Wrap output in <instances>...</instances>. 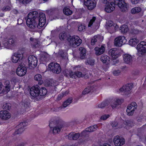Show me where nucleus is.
I'll return each instance as SVG.
<instances>
[{
  "instance_id": "38",
  "label": "nucleus",
  "mask_w": 146,
  "mask_h": 146,
  "mask_svg": "<svg viewBox=\"0 0 146 146\" xmlns=\"http://www.w3.org/2000/svg\"><path fill=\"white\" fill-rule=\"evenodd\" d=\"M59 38L61 40H64L67 38V35L66 33L62 32L59 35Z\"/></svg>"
},
{
  "instance_id": "57",
  "label": "nucleus",
  "mask_w": 146,
  "mask_h": 146,
  "mask_svg": "<svg viewBox=\"0 0 146 146\" xmlns=\"http://www.w3.org/2000/svg\"><path fill=\"white\" fill-rule=\"evenodd\" d=\"M126 122L127 125H131L133 123V121L132 119L127 120Z\"/></svg>"
},
{
  "instance_id": "11",
  "label": "nucleus",
  "mask_w": 146,
  "mask_h": 146,
  "mask_svg": "<svg viewBox=\"0 0 146 146\" xmlns=\"http://www.w3.org/2000/svg\"><path fill=\"white\" fill-rule=\"evenodd\" d=\"M40 87L38 85L32 87L30 90V94L32 96L34 97L38 96L40 94Z\"/></svg>"
},
{
  "instance_id": "33",
  "label": "nucleus",
  "mask_w": 146,
  "mask_h": 146,
  "mask_svg": "<svg viewBox=\"0 0 146 146\" xmlns=\"http://www.w3.org/2000/svg\"><path fill=\"white\" fill-rule=\"evenodd\" d=\"M97 127H98L97 125H94L86 128V131H88L89 132H92L97 130Z\"/></svg>"
},
{
  "instance_id": "36",
  "label": "nucleus",
  "mask_w": 146,
  "mask_h": 146,
  "mask_svg": "<svg viewBox=\"0 0 146 146\" xmlns=\"http://www.w3.org/2000/svg\"><path fill=\"white\" fill-rule=\"evenodd\" d=\"M47 93V90L44 87L40 88L39 92V95L41 96H43L45 95Z\"/></svg>"
},
{
  "instance_id": "62",
  "label": "nucleus",
  "mask_w": 146,
  "mask_h": 146,
  "mask_svg": "<svg viewBox=\"0 0 146 146\" xmlns=\"http://www.w3.org/2000/svg\"><path fill=\"white\" fill-rule=\"evenodd\" d=\"M88 132H88V131H86V129L85 130V131H83L82 133L81 134L83 136H86V135L87 134V133Z\"/></svg>"
},
{
  "instance_id": "30",
  "label": "nucleus",
  "mask_w": 146,
  "mask_h": 146,
  "mask_svg": "<svg viewBox=\"0 0 146 146\" xmlns=\"http://www.w3.org/2000/svg\"><path fill=\"white\" fill-rule=\"evenodd\" d=\"M59 55L62 58L65 59L67 57V53L64 50H60L58 52Z\"/></svg>"
},
{
  "instance_id": "23",
  "label": "nucleus",
  "mask_w": 146,
  "mask_h": 146,
  "mask_svg": "<svg viewBox=\"0 0 146 146\" xmlns=\"http://www.w3.org/2000/svg\"><path fill=\"white\" fill-rule=\"evenodd\" d=\"M30 40L31 41V43L32 46L34 48L38 47L40 45V42L37 39H34L31 37Z\"/></svg>"
},
{
  "instance_id": "34",
  "label": "nucleus",
  "mask_w": 146,
  "mask_h": 146,
  "mask_svg": "<svg viewBox=\"0 0 146 146\" xmlns=\"http://www.w3.org/2000/svg\"><path fill=\"white\" fill-rule=\"evenodd\" d=\"M61 122L60 120H58L57 121H51L49 124V127H53L55 125H59Z\"/></svg>"
},
{
  "instance_id": "51",
  "label": "nucleus",
  "mask_w": 146,
  "mask_h": 146,
  "mask_svg": "<svg viewBox=\"0 0 146 146\" xmlns=\"http://www.w3.org/2000/svg\"><path fill=\"white\" fill-rule=\"evenodd\" d=\"M140 32L139 30L136 29H132L131 31V33L133 34H137L139 33Z\"/></svg>"
},
{
  "instance_id": "13",
  "label": "nucleus",
  "mask_w": 146,
  "mask_h": 146,
  "mask_svg": "<svg viewBox=\"0 0 146 146\" xmlns=\"http://www.w3.org/2000/svg\"><path fill=\"white\" fill-rule=\"evenodd\" d=\"M29 65V67L34 68L37 65V60L36 57L33 55L30 56L28 57Z\"/></svg>"
},
{
  "instance_id": "5",
  "label": "nucleus",
  "mask_w": 146,
  "mask_h": 146,
  "mask_svg": "<svg viewBox=\"0 0 146 146\" xmlns=\"http://www.w3.org/2000/svg\"><path fill=\"white\" fill-rule=\"evenodd\" d=\"M114 4L118 5L123 12H126L127 10V5L123 0H114Z\"/></svg>"
},
{
  "instance_id": "9",
  "label": "nucleus",
  "mask_w": 146,
  "mask_h": 146,
  "mask_svg": "<svg viewBox=\"0 0 146 146\" xmlns=\"http://www.w3.org/2000/svg\"><path fill=\"white\" fill-rule=\"evenodd\" d=\"M126 42V40L123 36H119L114 40V44L118 47H120Z\"/></svg>"
},
{
  "instance_id": "22",
  "label": "nucleus",
  "mask_w": 146,
  "mask_h": 146,
  "mask_svg": "<svg viewBox=\"0 0 146 146\" xmlns=\"http://www.w3.org/2000/svg\"><path fill=\"white\" fill-rule=\"evenodd\" d=\"M80 136L79 133H76L73 132L70 133L68 135V139L70 140H76Z\"/></svg>"
},
{
  "instance_id": "17",
  "label": "nucleus",
  "mask_w": 146,
  "mask_h": 146,
  "mask_svg": "<svg viewBox=\"0 0 146 146\" xmlns=\"http://www.w3.org/2000/svg\"><path fill=\"white\" fill-rule=\"evenodd\" d=\"M115 9V5L113 2H112L106 5L105 11L107 13H110L112 12Z\"/></svg>"
},
{
  "instance_id": "24",
  "label": "nucleus",
  "mask_w": 146,
  "mask_h": 146,
  "mask_svg": "<svg viewBox=\"0 0 146 146\" xmlns=\"http://www.w3.org/2000/svg\"><path fill=\"white\" fill-rule=\"evenodd\" d=\"M139 42V40L135 36H132L129 41V44L132 46L136 45Z\"/></svg>"
},
{
  "instance_id": "18",
  "label": "nucleus",
  "mask_w": 146,
  "mask_h": 146,
  "mask_svg": "<svg viewBox=\"0 0 146 146\" xmlns=\"http://www.w3.org/2000/svg\"><path fill=\"white\" fill-rule=\"evenodd\" d=\"M132 88L133 84H128L123 86L119 89V90L121 92H125L130 91Z\"/></svg>"
},
{
  "instance_id": "29",
  "label": "nucleus",
  "mask_w": 146,
  "mask_h": 146,
  "mask_svg": "<svg viewBox=\"0 0 146 146\" xmlns=\"http://www.w3.org/2000/svg\"><path fill=\"white\" fill-rule=\"evenodd\" d=\"M58 125V126L54 127L53 129V132L54 134L60 132L62 126L61 123H60V125Z\"/></svg>"
},
{
  "instance_id": "19",
  "label": "nucleus",
  "mask_w": 146,
  "mask_h": 146,
  "mask_svg": "<svg viewBox=\"0 0 146 146\" xmlns=\"http://www.w3.org/2000/svg\"><path fill=\"white\" fill-rule=\"evenodd\" d=\"M94 50L96 55L97 56H99L103 54L104 52L105 48L102 45L100 47H96Z\"/></svg>"
},
{
  "instance_id": "39",
  "label": "nucleus",
  "mask_w": 146,
  "mask_h": 146,
  "mask_svg": "<svg viewBox=\"0 0 146 146\" xmlns=\"http://www.w3.org/2000/svg\"><path fill=\"white\" fill-rule=\"evenodd\" d=\"M72 98H69L67 100H66L64 102V103L63 104V107L64 108H65L67 107L72 102Z\"/></svg>"
},
{
  "instance_id": "44",
  "label": "nucleus",
  "mask_w": 146,
  "mask_h": 146,
  "mask_svg": "<svg viewBox=\"0 0 146 146\" xmlns=\"http://www.w3.org/2000/svg\"><path fill=\"white\" fill-rule=\"evenodd\" d=\"M11 86H5V88L2 91L1 93L6 94L10 91Z\"/></svg>"
},
{
  "instance_id": "14",
  "label": "nucleus",
  "mask_w": 146,
  "mask_h": 146,
  "mask_svg": "<svg viewBox=\"0 0 146 146\" xmlns=\"http://www.w3.org/2000/svg\"><path fill=\"white\" fill-rule=\"evenodd\" d=\"M15 43V41L13 38H6L3 41V44L4 47L9 48L12 46H13Z\"/></svg>"
},
{
  "instance_id": "27",
  "label": "nucleus",
  "mask_w": 146,
  "mask_h": 146,
  "mask_svg": "<svg viewBox=\"0 0 146 146\" xmlns=\"http://www.w3.org/2000/svg\"><path fill=\"white\" fill-rule=\"evenodd\" d=\"M137 106L136 103L133 102L127 106V109L131 110H135L136 109Z\"/></svg>"
},
{
  "instance_id": "58",
  "label": "nucleus",
  "mask_w": 146,
  "mask_h": 146,
  "mask_svg": "<svg viewBox=\"0 0 146 146\" xmlns=\"http://www.w3.org/2000/svg\"><path fill=\"white\" fill-rule=\"evenodd\" d=\"M65 94L64 93H62L61 94H60L58 95L57 98V99L58 100H60L64 96V95Z\"/></svg>"
},
{
  "instance_id": "59",
  "label": "nucleus",
  "mask_w": 146,
  "mask_h": 146,
  "mask_svg": "<svg viewBox=\"0 0 146 146\" xmlns=\"http://www.w3.org/2000/svg\"><path fill=\"white\" fill-rule=\"evenodd\" d=\"M124 100L123 99H118L115 101L116 102L117 105L120 104L122 103Z\"/></svg>"
},
{
  "instance_id": "49",
  "label": "nucleus",
  "mask_w": 146,
  "mask_h": 146,
  "mask_svg": "<svg viewBox=\"0 0 146 146\" xmlns=\"http://www.w3.org/2000/svg\"><path fill=\"white\" fill-rule=\"evenodd\" d=\"M18 129L17 131L15 132V135L19 134H21L24 131L23 129L21 128H18Z\"/></svg>"
},
{
  "instance_id": "37",
  "label": "nucleus",
  "mask_w": 146,
  "mask_h": 146,
  "mask_svg": "<svg viewBox=\"0 0 146 146\" xmlns=\"http://www.w3.org/2000/svg\"><path fill=\"white\" fill-rule=\"evenodd\" d=\"M120 30L121 33H124L127 32L128 30V28L127 25H123L120 27Z\"/></svg>"
},
{
  "instance_id": "41",
  "label": "nucleus",
  "mask_w": 146,
  "mask_h": 146,
  "mask_svg": "<svg viewBox=\"0 0 146 146\" xmlns=\"http://www.w3.org/2000/svg\"><path fill=\"white\" fill-rule=\"evenodd\" d=\"M94 60L90 58H88L85 63L86 64H88L90 65H93L94 64Z\"/></svg>"
},
{
  "instance_id": "3",
  "label": "nucleus",
  "mask_w": 146,
  "mask_h": 146,
  "mask_svg": "<svg viewBox=\"0 0 146 146\" xmlns=\"http://www.w3.org/2000/svg\"><path fill=\"white\" fill-rule=\"evenodd\" d=\"M48 68L53 73L58 74L61 72V68L60 65L57 63L51 62L48 66Z\"/></svg>"
},
{
  "instance_id": "1",
  "label": "nucleus",
  "mask_w": 146,
  "mask_h": 146,
  "mask_svg": "<svg viewBox=\"0 0 146 146\" xmlns=\"http://www.w3.org/2000/svg\"><path fill=\"white\" fill-rule=\"evenodd\" d=\"M46 22V17L44 13H38L37 11H34L28 14L26 24L31 29H34L36 27L40 29L44 26Z\"/></svg>"
},
{
  "instance_id": "15",
  "label": "nucleus",
  "mask_w": 146,
  "mask_h": 146,
  "mask_svg": "<svg viewBox=\"0 0 146 146\" xmlns=\"http://www.w3.org/2000/svg\"><path fill=\"white\" fill-rule=\"evenodd\" d=\"M11 116L10 113L6 110H2L0 111V118L2 119H8Z\"/></svg>"
},
{
  "instance_id": "42",
  "label": "nucleus",
  "mask_w": 146,
  "mask_h": 146,
  "mask_svg": "<svg viewBox=\"0 0 146 146\" xmlns=\"http://www.w3.org/2000/svg\"><path fill=\"white\" fill-rule=\"evenodd\" d=\"M22 104L24 107L27 108L29 106L30 103L26 99L22 100Z\"/></svg>"
},
{
  "instance_id": "8",
  "label": "nucleus",
  "mask_w": 146,
  "mask_h": 146,
  "mask_svg": "<svg viewBox=\"0 0 146 146\" xmlns=\"http://www.w3.org/2000/svg\"><path fill=\"white\" fill-rule=\"evenodd\" d=\"M24 63H21L19 65L16 70V74L20 76L25 75L27 72V69Z\"/></svg>"
},
{
  "instance_id": "16",
  "label": "nucleus",
  "mask_w": 146,
  "mask_h": 146,
  "mask_svg": "<svg viewBox=\"0 0 146 146\" xmlns=\"http://www.w3.org/2000/svg\"><path fill=\"white\" fill-rule=\"evenodd\" d=\"M123 58L125 63L128 64H131L132 63L133 57L131 55L125 54L123 56Z\"/></svg>"
},
{
  "instance_id": "31",
  "label": "nucleus",
  "mask_w": 146,
  "mask_h": 146,
  "mask_svg": "<svg viewBox=\"0 0 146 146\" xmlns=\"http://www.w3.org/2000/svg\"><path fill=\"white\" fill-rule=\"evenodd\" d=\"M63 12L65 15L68 16L71 15L72 13V11L69 8L66 7L64 8Z\"/></svg>"
},
{
  "instance_id": "2",
  "label": "nucleus",
  "mask_w": 146,
  "mask_h": 146,
  "mask_svg": "<svg viewBox=\"0 0 146 146\" xmlns=\"http://www.w3.org/2000/svg\"><path fill=\"white\" fill-rule=\"evenodd\" d=\"M67 40L70 45L74 47L79 46L82 42V40L77 36H69L67 38Z\"/></svg>"
},
{
  "instance_id": "28",
  "label": "nucleus",
  "mask_w": 146,
  "mask_h": 146,
  "mask_svg": "<svg viewBox=\"0 0 146 146\" xmlns=\"http://www.w3.org/2000/svg\"><path fill=\"white\" fill-rule=\"evenodd\" d=\"M100 60L103 63H106L109 61L110 58L108 56L104 54L101 56Z\"/></svg>"
},
{
  "instance_id": "54",
  "label": "nucleus",
  "mask_w": 146,
  "mask_h": 146,
  "mask_svg": "<svg viewBox=\"0 0 146 146\" xmlns=\"http://www.w3.org/2000/svg\"><path fill=\"white\" fill-rule=\"evenodd\" d=\"M120 71L119 70H114L113 73L114 75L115 76H117L119 75L120 73Z\"/></svg>"
},
{
  "instance_id": "63",
  "label": "nucleus",
  "mask_w": 146,
  "mask_h": 146,
  "mask_svg": "<svg viewBox=\"0 0 146 146\" xmlns=\"http://www.w3.org/2000/svg\"><path fill=\"white\" fill-rule=\"evenodd\" d=\"M113 60V64L115 65L119 62V61L116 60V59H112Z\"/></svg>"
},
{
  "instance_id": "52",
  "label": "nucleus",
  "mask_w": 146,
  "mask_h": 146,
  "mask_svg": "<svg viewBox=\"0 0 146 146\" xmlns=\"http://www.w3.org/2000/svg\"><path fill=\"white\" fill-rule=\"evenodd\" d=\"M32 0H19L20 3L23 4H27L30 2Z\"/></svg>"
},
{
  "instance_id": "61",
  "label": "nucleus",
  "mask_w": 146,
  "mask_h": 146,
  "mask_svg": "<svg viewBox=\"0 0 146 146\" xmlns=\"http://www.w3.org/2000/svg\"><path fill=\"white\" fill-rule=\"evenodd\" d=\"M5 86H11L10 82L9 80L5 81Z\"/></svg>"
},
{
  "instance_id": "32",
  "label": "nucleus",
  "mask_w": 146,
  "mask_h": 146,
  "mask_svg": "<svg viewBox=\"0 0 146 146\" xmlns=\"http://www.w3.org/2000/svg\"><path fill=\"white\" fill-rule=\"evenodd\" d=\"M93 87L92 86H88L85 88L82 92V94L85 95L86 94H88L90 92H92L93 91L92 89Z\"/></svg>"
},
{
  "instance_id": "40",
  "label": "nucleus",
  "mask_w": 146,
  "mask_h": 146,
  "mask_svg": "<svg viewBox=\"0 0 146 146\" xmlns=\"http://www.w3.org/2000/svg\"><path fill=\"white\" fill-rule=\"evenodd\" d=\"M141 10L140 7H135L131 9V12L132 14H135L139 13Z\"/></svg>"
},
{
  "instance_id": "25",
  "label": "nucleus",
  "mask_w": 146,
  "mask_h": 146,
  "mask_svg": "<svg viewBox=\"0 0 146 146\" xmlns=\"http://www.w3.org/2000/svg\"><path fill=\"white\" fill-rule=\"evenodd\" d=\"M49 55L48 54L43 53L41 55L40 59L42 62L47 61L49 60Z\"/></svg>"
},
{
  "instance_id": "4",
  "label": "nucleus",
  "mask_w": 146,
  "mask_h": 146,
  "mask_svg": "<svg viewBox=\"0 0 146 146\" xmlns=\"http://www.w3.org/2000/svg\"><path fill=\"white\" fill-rule=\"evenodd\" d=\"M137 49L140 56L144 55L146 53V42L144 41L141 42L137 45Z\"/></svg>"
},
{
  "instance_id": "6",
  "label": "nucleus",
  "mask_w": 146,
  "mask_h": 146,
  "mask_svg": "<svg viewBox=\"0 0 146 146\" xmlns=\"http://www.w3.org/2000/svg\"><path fill=\"white\" fill-rule=\"evenodd\" d=\"M114 4L118 5L123 12H126L127 10V5L123 0H114Z\"/></svg>"
},
{
  "instance_id": "56",
  "label": "nucleus",
  "mask_w": 146,
  "mask_h": 146,
  "mask_svg": "<svg viewBox=\"0 0 146 146\" xmlns=\"http://www.w3.org/2000/svg\"><path fill=\"white\" fill-rule=\"evenodd\" d=\"M85 26L84 25H81L79 26L78 27V30L80 31H82L85 30Z\"/></svg>"
},
{
  "instance_id": "26",
  "label": "nucleus",
  "mask_w": 146,
  "mask_h": 146,
  "mask_svg": "<svg viewBox=\"0 0 146 146\" xmlns=\"http://www.w3.org/2000/svg\"><path fill=\"white\" fill-rule=\"evenodd\" d=\"M79 50L80 51V58L83 59L84 58L86 55V49L84 48L81 47L79 48Z\"/></svg>"
},
{
  "instance_id": "64",
  "label": "nucleus",
  "mask_w": 146,
  "mask_h": 146,
  "mask_svg": "<svg viewBox=\"0 0 146 146\" xmlns=\"http://www.w3.org/2000/svg\"><path fill=\"white\" fill-rule=\"evenodd\" d=\"M118 123L116 122H113L112 123L111 125L113 127H115L117 126Z\"/></svg>"
},
{
  "instance_id": "35",
  "label": "nucleus",
  "mask_w": 146,
  "mask_h": 146,
  "mask_svg": "<svg viewBox=\"0 0 146 146\" xmlns=\"http://www.w3.org/2000/svg\"><path fill=\"white\" fill-rule=\"evenodd\" d=\"M108 104V102L107 101H105L99 104L97 106L98 108H102L107 106Z\"/></svg>"
},
{
  "instance_id": "12",
  "label": "nucleus",
  "mask_w": 146,
  "mask_h": 146,
  "mask_svg": "<svg viewBox=\"0 0 146 146\" xmlns=\"http://www.w3.org/2000/svg\"><path fill=\"white\" fill-rule=\"evenodd\" d=\"M113 142L114 145L116 146L122 145L125 143L124 139L118 135H116L114 137L113 139Z\"/></svg>"
},
{
  "instance_id": "53",
  "label": "nucleus",
  "mask_w": 146,
  "mask_h": 146,
  "mask_svg": "<svg viewBox=\"0 0 146 146\" xmlns=\"http://www.w3.org/2000/svg\"><path fill=\"white\" fill-rule=\"evenodd\" d=\"M10 108L11 107L10 106L9 104H6L3 106V108L5 110H9Z\"/></svg>"
},
{
  "instance_id": "46",
  "label": "nucleus",
  "mask_w": 146,
  "mask_h": 146,
  "mask_svg": "<svg viewBox=\"0 0 146 146\" xmlns=\"http://www.w3.org/2000/svg\"><path fill=\"white\" fill-rule=\"evenodd\" d=\"M135 111V110H131L129 109H127L126 110L127 115L128 116H132L133 115Z\"/></svg>"
},
{
  "instance_id": "20",
  "label": "nucleus",
  "mask_w": 146,
  "mask_h": 146,
  "mask_svg": "<svg viewBox=\"0 0 146 146\" xmlns=\"http://www.w3.org/2000/svg\"><path fill=\"white\" fill-rule=\"evenodd\" d=\"M107 25L109 27V29L112 30V32H115L119 27L116 24H114L112 21H109L107 23Z\"/></svg>"
},
{
  "instance_id": "7",
  "label": "nucleus",
  "mask_w": 146,
  "mask_h": 146,
  "mask_svg": "<svg viewBox=\"0 0 146 146\" xmlns=\"http://www.w3.org/2000/svg\"><path fill=\"white\" fill-rule=\"evenodd\" d=\"M23 53H15L12 56V62L14 63L18 62L19 65L23 62Z\"/></svg>"
},
{
  "instance_id": "21",
  "label": "nucleus",
  "mask_w": 146,
  "mask_h": 146,
  "mask_svg": "<svg viewBox=\"0 0 146 146\" xmlns=\"http://www.w3.org/2000/svg\"><path fill=\"white\" fill-rule=\"evenodd\" d=\"M118 50L116 48H113L109 50V54L112 57V59H116L117 58Z\"/></svg>"
},
{
  "instance_id": "55",
  "label": "nucleus",
  "mask_w": 146,
  "mask_h": 146,
  "mask_svg": "<svg viewBox=\"0 0 146 146\" xmlns=\"http://www.w3.org/2000/svg\"><path fill=\"white\" fill-rule=\"evenodd\" d=\"M110 117L109 114H105L102 115L100 117V119L103 120H106Z\"/></svg>"
},
{
  "instance_id": "50",
  "label": "nucleus",
  "mask_w": 146,
  "mask_h": 146,
  "mask_svg": "<svg viewBox=\"0 0 146 146\" xmlns=\"http://www.w3.org/2000/svg\"><path fill=\"white\" fill-rule=\"evenodd\" d=\"M96 19V18L94 17H93L90 20V21L89 22L88 26L89 27H91L93 24V23L95 21Z\"/></svg>"
},
{
  "instance_id": "47",
  "label": "nucleus",
  "mask_w": 146,
  "mask_h": 146,
  "mask_svg": "<svg viewBox=\"0 0 146 146\" xmlns=\"http://www.w3.org/2000/svg\"><path fill=\"white\" fill-rule=\"evenodd\" d=\"M76 75L79 77H82L86 75V74L82 73V72L79 71H77L75 73Z\"/></svg>"
},
{
  "instance_id": "10",
  "label": "nucleus",
  "mask_w": 146,
  "mask_h": 146,
  "mask_svg": "<svg viewBox=\"0 0 146 146\" xmlns=\"http://www.w3.org/2000/svg\"><path fill=\"white\" fill-rule=\"evenodd\" d=\"M84 3L88 9L90 10L93 9L96 5L95 0H84Z\"/></svg>"
},
{
  "instance_id": "45",
  "label": "nucleus",
  "mask_w": 146,
  "mask_h": 146,
  "mask_svg": "<svg viewBox=\"0 0 146 146\" xmlns=\"http://www.w3.org/2000/svg\"><path fill=\"white\" fill-rule=\"evenodd\" d=\"M42 76L41 74H38L34 76V79L37 81H39L41 80Z\"/></svg>"
},
{
  "instance_id": "43",
  "label": "nucleus",
  "mask_w": 146,
  "mask_h": 146,
  "mask_svg": "<svg viewBox=\"0 0 146 146\" xmlns=\"http://www.w3.org/2000/svg\"><path fill=\"white\" fill-rule=\"evenodd\" d=\"M27 124V122H24L21 123L19 125L17 126V128H21L24 129V128L26 127Z\"/></svg>"
},
{
  "instance_id": "48",
  "label": "nucleus",
  "mask_w": 146,
  "mask_h": 146,
  "mask_svg": "<svg viewBox=\"0 0 146 146\" xmlns=\"http://www.w3.org/2000/svg\"><path fill=\"white\" fill-rule=\"evenodd\" d=\"M97 36H95L91 40V44L92 45H94L95 44V43L97 41V40L96 39Z\"/></svg>"
},
{
  "instance_id": "60",
  "label": "nucleus",
  "mask_w": 146,
  "mask_h": 146,
  "mask_svg": "<svg viewBox=\"0 0 146 146\" xmlns=\"http://www.w3.org/2000/svg\"><path fill=\"white\" fill-rule=\"evenodd\" d=\"M117 104L115 101H113V103L111 105V106L112 108H116L117 106Z\"/></svg>"
}]
</instances>
